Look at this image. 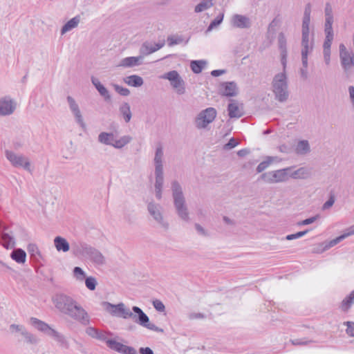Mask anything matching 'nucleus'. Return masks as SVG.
I'll return each instance as SVG.
<instances>
[{"label": "nucleus", "instance_id": "nucleus-1", "mask_svg": "<svg viewBox=\"0 0 354 354\" xmlns=\"http://www.w3.org/2000/svg\"><path fill=\"white\" fill-rule=\"evenodd\" d=\"M100 305L104 310L113 317L124 319L131 318L138 324L149 330L155 332H163V329L158 327L154 324L150 323L149 317L138 306H133L132 310L135 313L133 314L122 302L118 304H112L108 301H102Z\"/></svg>", "mask_w": 354, "mask_h": 354}, {"label": "nucleus", "instance_id": "nucleus-2", "mask_svg": "<svg viewBox=\"0 0 354 354\" xmlns=\"http://www.w3.org/2000/svg\"><path fill=\"white\" fill-rule=\"evenodd\" d=\"M52 301L60 313L84 326L89 324L90 319L87 312L71 297L58 293L53 296Z\"/></svg>", "mask_w": 354, "mask_h": 354}, {"label": "nucleus", "instance_id": "nucleus-3", "mask_svg": "<svg viewBox=\"0 0 354 354\" xmlns=\"http://www.w3.org/2000/svg\"><path fill=\"white\" fill-rule=\"evenodd\" d=\"M171 189L176 214L180 220L185 222H189V212L182 186L177 180H173L171 184Z\"/></svg>", "mask_w": 354, "mask_h": 354}, {"label": "nucleus", "instance_id": "nucleus-4", "mask_svg": "<svg viewBox=\"0 0 354 354\" xmlns=\"http://www.w3.org/2000/svg\"><path fill=\"white\" fill-rule=\"evenodd\" d=\"M30 323L39 331L44 333L45 335L53 338L55 341L57 342L59 346L66 349L69 348V343L65 336L55 329L50 327L47 323L36 317H30Z\"/></svg>", "mask_w": 354, "mask_h": 354}, {"label": "nucleus", "instance_id": "nucleus-5", "mask_svg": "<svg viewBox=\"0 0 354 354\" xmlns=\"http://www.w3.org/2000/svg\"><path fill=\"white\" fill-rule=\"evenodd\" d=\"M272 92L275 99L280 102H285L289 97L288 77L286 69L276 74L272 82Z\"/></svg>", "mask_w": 354, "mask_h": 354}, {"label": "nucleus", "instance_id": "nucleus-6", "mask_svg": "<svg viewBox=\"0 0 354 354\" xmlns=\"http://www.w3.org/2000/svg\"><path fill=\"white\" fill-rule=\"evenodd\" d=\"M73 252L75 255H82L97 265H102L105 262V259L102 254L97 249L86 243L77 245L73 249Z\"/></svg>", "mask_w": 354, "mask_h": 354}, {"label": "nucleus", "instance_id": "nucleus-7", "mask_svg": "<svg viewBox=\"0 0 354 354\" xmlns=\"http://www.w3.org/2000/svg\"><path fill=\"white\" fill-rule=\"evenodd\" d=\"M147 209L149 216L160 227L165 230L169 228V223L164 216V208L160 204L151 201L147 203Z\"/></svg>", "mask_w": 354, "mask_h": 354}, {"label": "nucleus", "instance_id": "nucleus-8", "mask_svg": "<svg viewBox=\"0 0 354 354\" xmlns=\"http://www.w3.org/2000/svg\"><path fill=\"white\" fill-rule=\"evenodd\" d=\"M292 167H289L281 169L263 173L259 179L268 184H275L286 182L289 179V171Z\"/></svg>", "mask_w": 354, "mask_h": 354}, {"label": "nucleus", "instance_id": "nucleus-9", "mask_svg": "<svg viewBox=\"0 0 354 354\" xmlns=\"http://www.w3.org/2000/svg\"><path fill=\"white\" fill-rule=\"evenodd\" d=\"M97 140L101 144L112 146L115 149H121L131 141V137L124 136L117 139L113 133L101 132L98 135Z\"/></svg>", "mask_w": 354, "mask_h": 354}, {"label": "nucleus", "instance_id": "nucleus-10", "mask_svg": "<svg viewBox=\"0 0 354 354\" xmlns=\"http://www.w3.org/2000/svg\"><path fill=\"white\" fill-rule=\"evenodd\" d=\"M160 78L169 81L175 92L182 95L186 93L185 82L176 71H171L164 73Z\"/></svg>", "mask_w": 354, "mask_h": 354}, {"label": "nucleus", "instance_id": "nucleus-11", "mask_svg": "<svg viewBox=\"0 0 354 354\" xmlns=\"http://www.w3.org/2000/svg\"><path fill=\"white\" fill-rule=\"evenodd\" d=\"M216 110L213 107H208L201 111L196 117L194 124L198 129H205L216 118Z\"/></svg>", "mask_w": 354, "mask_h": 354}, {"label": "nucleus", "instance_id": "nucleus-12", "mask_svg": "<svg viewBox=\"0 0 354 354\" xmlns=\"http://www.w3.org/2000/svg\"><path fill=\"white\" fill-rule=\"evenodd\" d=\"M66 100L68 104L70 111L74 117L75 122L82 129H86V123L80 110V106L76 100L72 96H67Z\"/></svg>", "mask_w": 354, "mask_h": 354}, {"label": "nucleus", "instance_id": "nucleus-13", "mask_svg": "<svg viewBox=\"0 0 354 354\" xmlns=\"http://www.w3.org/2000/svg\"><path fill=\"white\" fill-rule=\"evenodd\" d=\"M6 157L15 167H23L30 170V162L28 158L23 155H18L11 151H6Z\"/></svg>", "mask_w": 354, "mask_h": 354}, {"label": "nucleus", "instance_id": "nucleus-14", "mask_svg": "<svg viewBox=\"0 0 354 354\" xmlns=\"http://www.w3.org/2000/svg\"><path fill=\"white\" fill-rule=\"evenodd\" d=\"M15 102L8 97L0 99V116L11 115L15 110Z\"/></svg>", "mask_w": 354, "mask_h": 354}, {"label": "nucleus", "instance_id": "nucleus-15", "mask_svg": "<svg viewBox=\"0 0 354 354\" xmlns=\"http://www.w3.org/2000/svg\"><path fill=\"white\" fill-rule=\"evenodd\" d=\"M286 38L283 32H280L278 35V46L281 54V62L284 68H286L287 64V47H286Z\"/></svg>", "mask_w": 354, "mask_h": 354}, {"label": "nucleus", "instance_id": "nucleus-16", "mask_svg": "<svg viewBox=\"0 0 354 354\" xmlns=\"http://www.w3.org/2000/svg\"><path fill=\"white\" fill-rule=\"evenodd\" d=\"M231 24L232 26L239 28H248L251 26L249 17L239 14H235L232 17Z\"/></svg>", "mask_w": 354, "mask_h": 354}, {"label": "nucleus", "instance_id": "nucleus-17", "mask_svg": "<svg viewBox=\"0 0 354 354\" xmlns=\"http://www.w3.org/2000/svg\"><path fill=\"white\" fill-rule=\"evenodd\" d=\"M165 44V40H162L157 44H151L150 42L146 41L141 46L140 52L142 55H149L162 48Z\"/></svg>", "mask_w": 354, "mask_h": 354}, {"label": "nucleus", "instance_id": "nucleus-18", "mask_svg": "<svg viewBox=\"0 0 354 354\" xmlns=\"http://www.w3.org/2000/svg\"><path fill=\"white\" fill-rule=\"evenodd\" d=\"M155 174V194L158 200L162 198V187L164 183L163 170H154Z\"/></svg>", "mask_w": 354, "mask_h": 354}, {"label": "nucleus", "instance_id": "nucleus-19", "mask_svg": "<svg viewBox=\"0 0 354 354\" xmlns=\"http://www.w3.org/2000/svg\"><path fill=\"white\" fill-rule=\"evenodd\" d=\"M163 162H164V150L163 147L160 143L158 144L156 147L153 165L155 170H163Z\"/></svg>", "mask_w": 354, "mask_h": 354}, {"label": "nucleus", "instance_id": "nucleus-20", "mask_svg": "<svg viewBox=\"0 0 354 354\" xmlns=\"http://www.w3.org/2000/svg\"><path fill=\"white\" fill-rule=\"evenodd\" d=\"M221 93L227 97H234L238 94V88L234 82H223L221 84Z\"/></svg>", "mask_w": 354, "mask_h": 354}, {"label": "nucleus", "instance_id": "nucleus-21", "mask_svg": "<svg viewBox=\"0 0 354 354\" xmlns=\"http://www.w3.org/2000/svg\"><path fill=\"white\" fill-rule=\"evenodd\" d=\"M354 234V225L351 226L350 227L346 229L344 232V233L336 237L335 239L330 241L324 247V250H328L330 248H332L333 246H335V245H337V243H339L340 241H342V240H344V239L350 236H352Z\"/></svg>", "mask_w": 354, "mask_h": 354}, {"label": "nucleus", "instance_id": "nucleus-22", "mask_svg": "<svg viewBox=\"0 0 354 354\" xmlns=\"http://www.w3.org/2000/svg\"><path fill=\"white\" fill-rule=\"evenodd\" d=\"M313 38L310 39V32H301V53H310L313 49Z\"/></svg>", "mask_w": 354, "mask_h": 354}, {"label": "nucleus", "instance_id": "nucleus-23", "mask_svg": "<svg viewBox=\"0 0 354 354\" xmlns=\"http://www.w3.org/2000/svg\"><path fill=\"white\" fill-rule=\"evenodd\" d=\"M341 65L345 72H348L354 66V54L350 52L340 55Z\"/></svg>", "mask_w": 354, "mask_h": 354}, {"label": "nucleus", "instance_id": "nucleus-24", "mask_svg": "<svg viewBox=\"0 0 354 354\" xmlns=\"http://www.w3.org/2000/svg\"><path fill=\"white\" fill-rule=\"evenodd\" d=\"M334 23L333 9L332 5L327 2L324 7V28H333Z\"/></svg>", "mask_w": 354, "mask_h": 354}, {"label": "nucleus", "instance_id": "nucleus-25", "mask_svg": "<svg viewBox=\"0 0 354 354\" xmlns=\"http://www.w3.org/2000/svg\"><path fill=\"white\" fill-rule=\"evenodd\" d=\"M311 5L307 3L304 8V17L302 19L301 32H310Z\"/></svg>", "mask_w": 354, "mask_h": 354}, {"label": "nucleus", "instance_id": "nucleus-26", "mask_svg": "<svg viewBox=\"0 0 354 354\" xmlns=\"http://www.w3.org/2000/svg\"><path fill=\"white\" fill-rule=\"evenodd\" d=\"M142 56L128 57L121 59L119 66L124 68H130L139 66L142 64Z\"/></svg>", "mask_w": 354, "mask_h": 354}, {"label": "nucleus", "instance_id": "nucleus-27", "mask_svg": "<svg viewBox=\"0 0 354 354\" xmlns=\"http://www.w3.org/2000/svg\"><path fill=\"white\" fill-rule=\"evenodd\" d=\"M91 82L99 92L100 95L104 98L105 100H111V95L107 88L100 82V80L95 77H91Z\"/></svg>", "mask_w": 354, "mask_h": 354}, {"label": "nucleus", "instance_id": "nucleus-28", "mask_svg": "<svg viewBox=\"0 0 354 354\" xmlns=\"http://www.w3.org/2000/svg\"><path fill=\"white\" fill-rule=\"evenodd\" d=\"M325 40L323 44V51L330 52V47L334 39L333 28H324Z\"/></svg>", "mask_w": 354, "mask_h": 354}, {"label": "nucleus", "instance_id": "nucleus-29", "mask_svg": "<svg viewBox=\"0 0 354 354\" xmlns=\"http://www.w3.org/2000/svg\"><path fill=\"white\" fill-rule=\"evenodd\" d=\"M120 114L123 118L125 122L128 123L130 122L132 118V113L131 111V106L128 102H123L119 106Z\"/></svg>", "mask_w": 354, "mask_h": 354}, {"label": "nucleus", "instance_id": "nucleus-30", "mask_svg": "<svg viewBox=\"0 0 354 354\" xmlns=\"http://www.w3.org/2000/svg\"><path fill=\"white\" fill-rule=\"evenodd\" d=\"M279 161L280 159L277 156H266L265 160L257 166V172L261 173L269 167L272 163Z\"/></svg>", "mask_w": 354, "mask_h": 354}, {"label": "nucleus", "instance_id": "nucleus-31", "mask_svg": "<svg viewBox=\"0 0 354 354\" xmlns=\"http://www.w3.org/2000/svg\"><path fill=\"white\" fill-rule=\"evenodd\" d=\"M227 111L230 118H239L242 116V111L239 107L238 103L235 100H232L231 103L228 104Z\"/></svg>", "mask_w": 354, "mask_h": 354}, {"label": "nucleus", "instance_id": "nucleus-32", "mask_svg": "<svg viewBox=\"0 0 354 354\" xmlns=\"http://www.w3.org/2000/svg\"><path fill=\"white\" fill-rule=\"evenodd\" d=\"M55 247L57 250L60 252H68L70 249V245L66 239L62 236H56L54 239Z\"/></svg>", "mask_w": 354, "mask_h": 354}, {"label": "nucleus", "instance_id": "nucleus-33", "mask_svg": "<svg viewBox=\"0 0 354 354\" xmlns=\"http://www.w3.org/2000/svg\"><path fill=\"white\" fill-rule=\"evenodd\" d=\"M124 82L129 86L133 87H140L143 83V79L137 75H131L124 78Z\"/></svg>", "mask_w": 354, "mask_h": 354}, {"label": "nucleus", "instance_id": "nucleus-34", "mask_svg": "<svg viewBox=\"0 0 354 354\" xmlns=\"http://www.w3.org/2000/svg\"><path fill=\"white\" fill-rule=\"evenodd\" d=\"M310 170L306 167H300L298 169L291 172L289 171V178L293 179H304L310 176Z\"/></svg>", "mask_w": 354, "mask_h": 354}, {"label": "nucleus", "instance_id": "nucleus-35", "mask_svg": "<svg viewBox=\"0 0 354 354\" xmlns=\"http://www.w3.org/2000/svg\"><path fill=\"white\" fill-rule=\"evenodd\" d=\"M80 21V17L75 16L68 21H67L61 29V34L64 35L67 32L71 30L72 29L76 28Z\"/></svg>", "mask_w": 354, "mask_h": 354}, {"label": "nucleus", "instance_id": "nucleus-36", "mask_svg": "<svg viewBox=\"0 0 354 354\" xmlns=\"http://www.w3.org/2000/svg\"><path fill=\"white\" fill-rule=\"evenodd\" d=\"M310 151V144L308 140H299L295 147V152L298 155H306Z\"/></svg>", "mask_w": 354, "mask_h": 354}, {"label": "nucleus", "instance_id": "nucleus-37", "mask_svg": "<svg viewBox=\"0 0 354 354\" xmlns=\"http://www.w3.org/2000/svg\"><path fill=\"white\" fill-rule=\"evenodd\" d=\"M10 257L18 263H24L26 261V253L21 248L15 249L11 252Z\"/></svg>", "mask_w": 354, "mask_h": 354}, {"label": "nucleus", "instance_id": "nucleus-38", "mask_svg": "<svg viewBox=\"0 0 354 354\" xmlns=\"http://www.w3.org/2000/svg\"><path fill=\"white\" fill-rule=\"evenodd\" d=\"M86 333L89 336L96 338L97 339L102 340V341H106V335L102 332L100 331L95 328L93 327H88L86 330Z\"/></svg>", "mask_w": 354, "mask_h": 354}, {"label": "nucleus", "instance_id": "nucleus-39", "mask_svg": "<svg viewBox=\"0 0 354 354\" xmlns=\"http://www.w3.org/2000/svg\"><path fill=\"white\" fill-rule=\"evenodd\" d=\"M1 244L7 249L12 248L15 246V239L7 232H3L1 236Z\"/></svg>", "mask_w": 354, "mask_h": 354}, {"label": "nucleus", "instance_id": "nucleus-40", "mask_svg": "<svg viewBox=\"0 0 354 354\" xmlns=\"http://www.w3.org/2000/svg\"><path fill=\"white\" fill-rule=\"evenodd\" d=\"M354 304V290L341 303L340 308L342 311L347 312Z\"/></svg>", "mask_w": 354, "mask_h": 354}, {"label": "nucleus", "instance_id": "nucleus-41", "mask_svg": "<svg viewBox=\"0 0 354 354\" xmlns=\"http://www.w3.org/2000/svg\"><path fill=\"white\" fill-rule=\"evenodd\" d=\"M207 62L205 60H194L190 63V67L194 73H200L205 66Z\"/></svg>", "mask_w": 354, "mask_h": 354}, {"label": "nucleus", "instance_id": "nucleus-42", "mask_svg": "<svg viewBox=\"0 0 354 354\" xmlns=\"http://www.w3.org/2000/svg\"><path fill=\"white\" fill-rule=\"evenodd\" d=\"M21 336H23L24 341L27 344H37L39 342V339L35 335L28 332L26 328L21 333Z\"/></svg>", "mask_w": 354, "mask_h": 354}, {"label": "nucleus", "instance_id": "nucleus-43", "mask_svg": "<svg viewBox=\"0 0 354 354\" xmlns=\"http://www.w3.org/2000/svg\"><path fill=\"white\" fill-rule=\"evenodd\" d=\"M106 345L112 350H114L118 353H122L124 344L118 342L113 339H106Z\"/></svg>", "mask_w": 354, "mask_h": 354}, {"label": "nucleus", "instance_id": "nucleus-44", "mask_svg": "<svg viewBox=\"0 0 354 354\" xmlns=\"http://www.w3.org/2000/svg\"><path fill=\"white\" fill-rule=\"evenodd\" d=\"M213 6L212 0H203L196 6L194 11L196 12H203Z\"/></svg>", "mask_w": 354, "mask_h": 354}, {"label": "nucleus", "instance_id": "nucleus-45", "mask_svg": "<svg viewBox=\"0 0 354 354\" xmlns=\"http://www.w3.org/2000/svg\"><path fill=\"white\" fill-rule=\"evenodd\" d=\"M223 17H224V12H222L210 23L209 26H208V28L207 29V31H211L214 28H216V26L220 25L223 20Z\"/></svg>", "mask_w": 354, "mask_h": 354}, {"label": "nucleus", "instance_id": "nucleus-46", "mask_svg": "<svg viewBox=\"0 0 354 354\" xmlns=\"http://www.w3.org/2000/svg\"><path fill=\"white\" fill-rule=\"evenodd\" d=\"M183 41V37L179 35H170L167 37V44L169 46L179 44L182 43Z\"/></svg>", "mask_w": 354, "mask_h": 354}, {"label": "nucleus", "instance_id": "nucleus-47", "mask_svg": "<svg viewBox=\"0 0 354 354\" xmlns=\"http://www.w3.org/2000/svg\"><path fill=\"white\" fill-rule=\"evenodd\" d=\"M96 279L93 277H88L85 279V285L90 290H94L97 286Z\"/></svg>", "mask_w": 354, "mask_h": 354}, {"label": "nucleus", "instance_id": "nucleus-48", "mask_svg": "<svg viewBox=\"0 0 354 354\" xmlns=\"http://www.w3.org/2000/svg\"><path fill=\"white\" fill-rule=\"evenodd\" d=\"M73 275L77 280L82 281L85 278L84 271L80 267H75L73 269Z\"/></svg>", "mask_w": 354, "mask_h": 354}, {"label": "nucleus", "instance_id": "nucleus-49", "mask_svg": "<svg viewBox=\"0 0 354 354\" xmlns=\"http://www.w3.org/2000/svg\"><path fill=\"white\" fill-rule=\"evenodd\" d=\"M113 87L114 88L115 91L122 96H128L130 94V91L127 88L122 87V86L113 84Z\"/></svg>", "mask_w": 354, "mask_h": 354}, {"label": "nucleus", "instance_id": "nucleus-50", "mask_svg": "<svg viewBox=\"0 0 354 354\" xmlns=\"http://www.w3.org/2000/svg\"><path fill=\"white\" fill-rule=\"evenodd\" d=\"M152 304H153L154 308L157 311L160 312V313H162L165 311V306L164 304L160 300L155 299L153 301Z\"/></svg>", "mask_w": 354, "mask_h": 354}, {"label": "nucleus", "instance_id": "nucleus-51", "mask_svg": "<svg viewBox=\"0 0 354 354\" xmlns=\"http://www.w3.org/2000/svg\"><path fill=\"white\" fill-rule=\"evenodd\" d=\"M308 232V230H305V231L297 232L295 234H288L286 236V239L288 240V241H291L293 239L301 238L303 236H304L305 234H306Z\"/></svg>", "mask_w": 354, "mask_h": 354}, {"label": "nucleus", "instance_id": "nucleus-52", "mask_svg": "<svg viewBox=\"0 0 354 354\" xmlns=\"http://www.w3.org/2000/svg\"><path fill=\"white\" fill-rule=\"evenodd\" d=\"M344 324L347 326L346 332L347 335L351 337H354V322H345Z\"/></svg>", "mask_w": 354, "mask_h": 354}, {"label": "nucleus", "instance_id": "nucleus-53", "mask_svg": "<svg viewBox=\"0 0 354 354\" xmlns=\"http://www.w3.org/2000/svg\"><path fill=\"white\" fill-rule=\"evenodd\" d=\"M26 329L25 326L23 325L12 324L10 326V330L12 333H19V331H21V333Z\"/></svg>", "mask_w": 354, "mask_h": 354}, {"label": "nucleus", "instance_id": "nucleus-54", "mask_svg": "<svg viewBox=\"0 0 354 354\" xmlns=\"http://www.w3.org/2000/svg\"><path fill=\"white\" fill-rule=\"evenodd\" d=\"M319 218V216L317 214L315 216H312L310 218H306L305 220H303L302 221L299 222L298 224L299 225H310L315 221H316Z\"/></svg>", "mask_w": 354, "mask_h": 354}, {"label": "nucleus", "instance_id": "nucleus-55", "mask_svg": "<svg viewBox=\"0 0 354 354\" xmlns=\"http://www.w3.org/2000/svg\"><path fill=\"white\" fill-rule=\"evenodd\" d=\"M239 145V142L236 141L234 138H232L229 142L224 145L225 149H231L234 148Z\"/></svg>", "mask_w": 354, "mask_h": 354}, {"label": "nucleus", "instance_id": "nucleus-56", "mask_svg": "<svg viewBox=\"0 0 354 354\" xmlns=\"http://www.w3.org/2000/svg\"><path fill=\"white\" fill-rule=\"evenodd\" d=\"M335 203V198L333 196H330L328 200L325 202L322 206V209L326 210L329 209L330 207L333 205Z\"/></svg>", "mask_w": 354, "mask_h": 354}, {"label": "nucleus", "instance_id": "nucleus-57", "mask_svg": "<svg viewBox=\"0 0 354 354\" xmlns=\"http://www.w3.org/2000/svg\"><path fill=\"white\" fill-rule=\"evenodd\" d=\"M122 354H138L137 351L133 347L126 346V345L124 346L123 351H122Z\"/></svg>", "mask_w": 354, "mask_h": 354}, {"label": "nucleus", "instance_id": "nucleus-58", "mask_svg": "<svg viewBox=\"0 0 354 354\" xmlns=\"http://www.w3.org/2000/svg\"><path fill=\"white\" fill-rule=\"evenodd\" d=\"M291 342L293 345L303 346V345H306L309 342H311V341H308V340H306L305 339H295L291 340Z\"/></svg>", "mask_w": 354, "mask_h": 354}, {"label": "nucleus", "instance_id": "nucleus-59", "mask_svg": "<svg viewBox=\"0 0 354 354\" xmlns=\"http://www.w3.org/2000/svg\"><path fill=\"white\" fill-rule=\"evenodd\" d=\"M28 251L30 253L31 255L39 254L38 248L35 244H29L28 245Z\"/></svg>", "mask_w": 354, "mask_h": 354}, {"label": "nucleus", "instance_id": "nucleus-60", "mask_svg": "<svg viewBox=\"0 0 354 354\" xmlns=\"http://www.w3.org/2000/svg\"><path fill=\"white\" fill-rule=\"evenodd\" d=\"M309 53H301L302 67L308 68V56Z\"/></svg>", "mask_w": 354, "mask_h": 354}, {"label": "nucleus", "instance_id": "nucleus-61", "mask_svg": "<svg viewBox=\"0 0 354 354\" xmlns=\"http://www.w3.org/2000/svg\"><path fill=\"white\" fill-rule=\"evenodd\" d=\"M140 354H154L153 351L149 347H141L139 349Z\"/></svg>", "mask_w": 354, "mask_h": 354}, {"label": "nucleus", "instance_id": "nucleus-62", "mask_svg": "<svg viewBox=\"0 0 354 354\" xmlns=\"http://www.w3.org/2000/svg\"><path fill=\"white\" fill-rule=\"evenodd\" d=\"M195 229L199 234L203 235V236L206 235V232H205V229L201 225L196 223Z\"/></svg>", "mask_w": 354, "mask_h": 354}, {"label": "nucleus", "instance_id": "nucleus-63", "mask_svg": "<svg viewBox=\"0 0 354 354\" xmlns=\"http://www.w3.org/2000/svg\"><path fill=\"white\" fill-rule=\"evenodd\" d=\"M348 93H349V96H350V99H351L353 107L354 109V86H350L348 87Z\"/></svg>", "mask_w": 354, "mask_h": 354}, {"label": "nucleus", "instance_id": "nucleus-64", "mask_svg": "<svg viewBox=\"0 0 354 354\" xmlns=\"http://www.w3.org/2000/svg\"><path fill=\"white\" fill-rule=\"evenodd\" d=\"M324 59L326 65L330 62V52L323 51Z\"/></svg>", "mask_w": 354, "mask_h": 354}]
</instances>
